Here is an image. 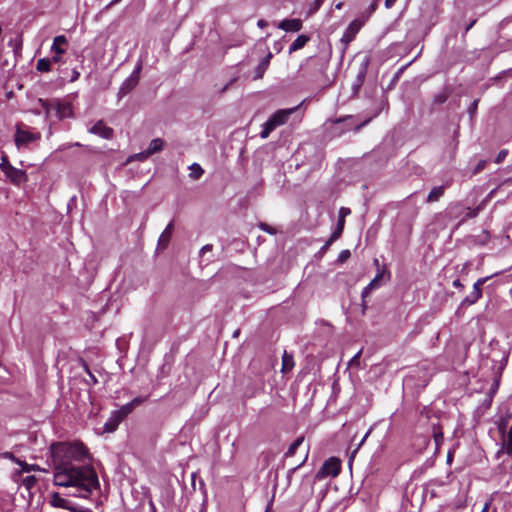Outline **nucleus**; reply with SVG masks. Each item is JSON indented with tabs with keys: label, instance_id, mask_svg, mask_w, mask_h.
<instances>
[{
	"label": "nucleus",
	"instance_id": "60",
	"mask_svg": "<svg viewBox=\"0 0 512 512\" xmlns=\"http://www.w3.org/2000/svg\"><path fill=\"white\" fill-rule=\"evenodd\" d=\"M307 458H308V454L305 455V459H304V461L300 465H302L306 461Z\"/></svg>",
	"mask_w": 512,
	"mask_h": 512
},
{
	"label": "nucleus",
	"instance_id": "42",
	"mask_svg": "<svg viewBox=\"0 0 512 512\" xmlns=\"http://www.w3.org/2000/svg\"><path fill=\"white\" fill-rule=\"evenodd\" d=\"M336 240L337 239H333L331 235L329 239L325 242V244L321 247L320 252L324 253L329 248V246Z\"/></svg>",
	"mask_w": 512,
	"mask_h": 512
},
{
	"label": "nucleus",
	"instance_id": "39",
	"mask_svg": "<svg viewBox=\"0 0 512 512\" xmlns=\"http://www.w3.org/2000/svg\"><path fill=\"white\" fill-rule=\"evenodd\" d=\"M507 154H508V151H507V150H505V149L501 150V151L497 154V156H496V158H495V162H496L497 164L502 163V162L504 161V159L506 158Z\"/></svg>",
	"mask_w": 512,
	"mask_h": 512
},
{
	"label": "nucleus",
	"instance_id": "9",
	"mask_svg": "<svg viewBox=\"0 0 512 512\" xmlns=\"http://www.w3.org/2000/svg\"><path fill=\"white\" fill-rule=\"evenodd\" d=\"M362 27V23L358 20H354L352 21L349 26L345 29L343 35H342V38H341V42H343L344 44H349L351 41L354 40L356 34L360 31Z\"/></svg>",
	"mask_w": 512,
	"mask_h": 512
},
{
	"label": "nucleus",
	"instance_id": "48",
	"mask_svg": "<svg viewBox=\"0 0 512 512\" xmlns=\"http://www.w3.org/2000/svg\"><path fill=\"white\" fill-rule=\"evenodd\" d=\"M476 23V19L472 20L465 28V33H467Z\"/></svg>",
	"mask_w": 512,
	"mask_h": 512
},
{
	"label": "nucleus",
	"instance_id": "17",
	"mask_svg": "<svg viewBox=\"0 0 512 512\" xmlns=\"http://www.w3.org/2000/svg\"><path fill=\"white\" fill-rule=\"evenodd\" d=\"M367 122L368 121H365V122H363L361 124L354 125L353 117L352 116H345V117H341V118H337L335 120H332L333 124L345 123V125H346L345 126V130H350L354 126L355 131H359L363 126L366 125Z\"/></svg>",
	"mask_w": 512,
	"mask_h": 512
},
{
	"label": "nucleus",
	"instance_id": "23",
	"mask_svg": "<svg viewBox=\"0 0 512 512\" xmlns=\"http://www.w3.org/2000/svg\"><path fill=\"white\" fill-rule=\"evenodd\" d=\"M294 367V360L293 356L289 355L286 351L283 354L282 357V372L287 373L291 371Z\"/></svg>",
	"mask_w": 512,
	"mask_h": 512
},
{
	"label": "nucleus",
	"instance_id": "28",
	"mask_svg": "<svg viewBox=\"0 0 512 512\" xmlns=\"http://www.w3.org/2000/svg\"><path fill=\"white\" fill-rule=\"evenodd\" d=\"M36 483H37V478L33 475L26 476L22 479V485L28 491H31V489L35 487Z\"/></svg>",
	"mask_w": 512,
	"mask_h": 512
},
{
	"label": "nucleus",
	"instance_id": "41",
	"mask_svg": "<svg viewBox=\"0 0 512 512\" xmlns=\"http://www.w3.org/2000/svg\"><path fill=\"white\" fill-rule=\"evenodd\" d=\"M477 107H478V100H474V101L470 104V106H469V108H468V112H469V114H470L471 116H473V115L476 113V111H477Z\"/></svg>",
	"mask_w": 512,
	"mask_h": 512
},
{
	"label": "nucleus",
	"instance_id": "58",
	"mask_svg": "<svg viewBox=\"0 0 512 512\" xmlns=\"http://www.w3.org/2000/svg\"><path fill=\"white\" fill-rule=\"evenodd\" d=\"M227 87H228V85L224 86V87H223V89L221 90V92H222V93H223V92H225V91H226V89H227Z\"/></svg>",
	"mask_w": 512,
	"mask_h": 512
},
{
	"label": "nucleus",
	"instance_id": "33",
	"mask_svg": "<svg viewBox=\"0 0 512 512\" xmlns=\"http://www.w3.org/2000/svg\"><path fill=\"white\" fill-rule=\"evenodd\" d=\"M150 156V154L147 153V149L145 151H142L140 153H137V154H134L133 156H131L129 158L128 161H132V160H138V161H144L146 160L148 157Z\"/></svg>",
	"mask_w": 512,
	"mask_h": 512
},
{
	"label": "nucleus",
	"instance_id": "47",
	"mask_svg": "<svg viewBox=\"0 0 512 512\" xmlns=\"http://www.w3.org/2000/svg\"><path fill=\"white\" fill-rule=\"evenodd\" d=\"M490 505H491V502H490V501H487V502L484 504V506H483V508H482L481 512H489Z\"/></svg>",
	"mask_w": 512,
	"mask_h": 512
},
{
	"label": "nucleus",
	"instance_id": "56",
	"mask_svg": "<svg viewBox=\"0 0 512 512\" xmlns=\"http://www.w3.org/2000/svg\"><path fill=\"white\" fill-rule=\"evenodd\" d=\"M275 49H276L277 53L281 51L282 46L280 45V43L275 44Z\"/></svg>",
	"mask_w": 512,
	"mask_h": 512
},
{
	"label": "nucleus",
	"instance_id": "19",
	"mask_svg": "<svg viewBox=\"0 0 512 512\" xmlns=\"http://www.w3.org/2000/svg\"><path fill=\"white\" fill-rule=\"evenodd\" d=\"M122 422L119 416H117L114 412L111 413V416L107 420V422L104 424V432L112 433L114 432L119 424Z\"/></svg>",
	"mask_w": 512,
	"mask_h": 512
},
{
	"label": "nucleus",
	"instance_id": "36",
	"mask_svg": "<svg viewBox=\"0 0 512 512\" xmlns=\"http://www.w3.org/2000/svg\"><path fill=\"white\" fill-rule=\"evenodd\" d=\"M351 256V253L349 250H342L338 256V262L340 263H344L345 261H347Z\"/></svg>",
	"mask_w": 512,
	"mask_h": 512
},
{
	"label": "nucleus",
	"instance_id": "51",
	"mask_svg": "<svg viewBox=\"0 0 512 512\" xmlns=\"http://www.w3.org/2000/svg\"><path fill=\"white\" fill-rule=\"evenodd\" d=\"M61 56H62V55H57V54H55V55L52 57V60H51V61L58 63V62H60V61H61Z\"/></svg>",
	"mask_w": 512,
	"mask_h": 512
},
{
	"label": "nucleus",
	"instance_id": "22",
	"mask_svg": "<svg viewBox=\"0 0 512 512\" xmlns=\"http://www.w3.org/2000/svg\"><path fill=\"white\" fill-rule=\"evenodd\" d=\"M163 148H164V141L161 138H155L150 142V144L147 148V153L150 154V156H151L155 153L162 151Z\"/></svg>",
	"mask_w": 512,
	"mask_h": 512
},
{
	"label": "nucleus",
	"instance_id": "49",
	"mask_svg": "<svg viewBox=\"0 0 512 512\" xmlns=\"http://www.w3.org/2000/svg\"><path fill=\"white\" fill-rule=\"evenodd\" d=\"M453 286L456 288H463V284L461 283V281L459 279H456L453 281Z\"/></svg>",
	"mask_w": 512,
	"mask_h": 512
},
{
	"label": "nucleus",
	"instance_id": "3",
	"mask_svg": "<svg viewBox=\"0 0 512 512\" xmlns=\"http://www.w3.org/2000/svg\"><path fill=\"white\" fill-rule=\"evenodd\" d=\"M391 278L390 272L383 266L379 270L376 276L370 281V283L363 289L361 298L366 299L373 290L380 288L385 281H389Z\"/></svg>",
	"mask_w": 512,
	"mask_h": 512
},
{
	"label": "nucleus",
	"instance_id": "18",
	"mask_svg": "<svg viewBox=\"0 0 512 512\" xmlns=\"http://www.w3.org/2000/svg\"><path fill=\"white\" fill-rule=\"evenodd\" d=\"M511 425H512V411L510 409H507L505 412V415L500 417V420L498 422V429L502 434H504V433H506L507 429H510Z\"/></svg>",
	"mask_w": 512,
	"mask_h": 512
},
{
	"label": "nucleus",
	"instance_id": "32",
	"mask_svg": "<svg viewBox=\"0 0 512 512\" xmlns=\"http://www.w3.org/2000/svg\"><path fill=\"white\" fill-rule=\"evenodd\" d=\"M433 437L436 443V446H438L443 441V433L440 430V428L433 427Z\"/></svg>",
	"mask_w": 512,
	"mask_h": 512
},
{
	"label": "nucleus",
	"instance_id": "29",
	"mask_svg": "<svg viewBox=\"0 0 512 512\" xmlns=\"http://www.w3.org/2000/svg\"><path fill=\"white\" fill-rule=\"evenodd\" d=\"M39 102L43 108V110L45 111L47 117H50V116H53V100H42V99H39Z\"/></svg>",
	"mask_w": 512,
	"mask_h": 512
},
{
	"label": "nucleus",
	"instance_id": "27",
	"mask_svg": "<svg viewBox=\"0 0 512 512\" xmlns=\"http://www.w3.org/2000/svg\"><path fill=\"white\" fill-rule=\"evenodd\" d=\"M37 70L40 72H48L51 69V60L47 58H41L37 62Z\"/></svg>",
	"mask_w": 512,
	"mask_h": 512
},
{
	"label": "nucleus",
	"instance_id": "11",
	"mask_svg": "<svg viewBox=\"0 0 512 512\" xmlns=\"http://www.w3.org/2000/svg\"><path fill=\"white\" fill-rule=\"evenodd\" d=\"M350 213H351V210L347 207H341L339 209V217H338L337 226H336V229L332 233L333 239L340 238V236L344 230L345 218H346V216L350 215Z\"/></svg>",
	"mask_w": 512,
	"mask_h": 512
},
{
	"label": "nucleus",
	"instance_id": "21",
	"mask_svg": "<svg viewBox=\"0 0 512 512\" xmlns=\"http://www.w3.org/2000/svg\"><path fill=\"white\" fill-rule=\"evenodd\" d=\"M309 41V37L306 35H299L289 47V53H293L301 48H303L306 43Z\"/></svg>",
	"mask_w": 512,
	"mask_h": 512
},
{
	"label": "nucleus",
	"instance_id": "52",
	"mask_svg": "<svg viewBox=\"0 0 512 512\" xmlns=\"http://www.w3.org/2000/svg\"><path fill=\"white\" fill-rule=\"evenodd\" d=\"M257 25L261 28L265 27L267 25V22L263 19H260L257 23Z\"/></svg>",
	"mask_w": 512,
	"mask_h": 512
},
{
	"label": "nucleus",
	"instance_id": "37",
	"mask_svg": "<svg viewBox=\"0 0 512 512\" xmlns=\"http://www.w3.org/2000/svg\"><path fill=\"white\" fill-rule=\"evenodd\" d=\"M447 98H448V95L446 93L437 94L434 97V103L443 104L444 102H446Z\"/></svg>",
	"mask_w": 512,
	"mask_h": 512
},
{
	"label": "nucleus",
	"instance_id": "1",
	"mask_svg": "<svg viewBox=\"0 0 512 512\" xmlns=\"http://www.w3.org/2000/svg\"><path fill=\"white\" fill-rule=\"evenodd\" d=\"M50 452L56 486L71 487L75 489L73 495L80 498H88L100 489L98 475L83 443H53Z\"/></svg>",
	"mask_w": 512,
	"mask_h": 512
},
{
	"label": "nucleus",
	"instance_id": "10",
	"mask_svg": "<svg viewBox=\"0 0 512 512\" xmlns=\"http://www.w3.org/2000/svg\"><path fill=\"white\" fill-rule=\"evenodd\" d=\"M89 132L92 134L99 135L104 139H111L113 136V129L106 126L103 121L96 122L90 129Z\"/></svg>",
	"mask_w": 512,
	"mask_h": 512
},
{
	"label": "nucleus",
	"instance_id": "55",
	"mask_svg": "<svg viewBox=\"0 0 512 512\" xmlns=\"http://www.w3.org/2000/svg\"><path fill=\"white\" fill-rule=\"evenodd\" d=\"M88 373H89V376L91 378V381H93V383H96L97 379L95 378V376L90 371H88Z\"/></svg>",
	"mask_w": 512,
	"mask_h": 512
},
{
	"label": "nucleus",
	"instance_id": "13",
	"mask_svg": "<svg viewBox=\"0 0 512 512\" xmlns=\"http://www.w3.org/2000/svg\"><path fill=\"white\" fill-rule=\"evenodd\" d=\"M174 229L173 222H170L158 239V249L164 250L168 247Z\"/></svg>",
	"mask_w": 512,
	"mask_h": 512
},
{
	"label": "nucleus",
	"instance_id": "2",
	"mask_svg": "<svg viewBox=\"0 0 512 512\" xmlns=\"http://www.w3.org/2000/svg\"><path fill=\"white\" fill-rule=\"evenodd\" d=\"M298 106L289 109H281L276 111L263 125V130L260 133L262 139H266L270 133L278 126L285 124L289 117L297 111Z\"/></svg>",
	"mask_w": 512,
	"mask_h": 512
},
{
	"label": "nucleus",
	"instance_id": "38",
	"mask_svg": "<svg viewBox=\"0 0 512 512\" xmlns=\"http://www.w3.org/2000/svg\"><path fill=\"white\" fill-rule=\"evenodd\" d=\"M486 164H487V161L486 160H480L476 167L474 168L473 170V174H478L480 173L485 167H486Z\"/></svg>",
	"mask_w": 512,
	"mask_h": 512
},
{
	"label": "nucleus",
	"instance_id": "61",
	"mask_svg": "<svg viewBox=\"0 0 512 512\" xmlns=\"http://www.w3.org/2000/svg\"><path fill=\"white\" fill-rule=\"evenodd\" d=\"M367 437H368V433H367V434H365V436H364V438H363L362 442H363Z\"/></svg>",
	"mask_w": 512,
	"mask_h": 512
},
{
	"label": "nucleus",
	"instance_id": "4",
	"mask_svg": "<svg viewBox=\"0 0 512 512\" xmlns=\"http://www.w3.org/2000/svg\"><path fill=\"white\" fill-rule=\"evenodd\" d=\"M341 470V462L336 457H331L327 459L321 468L318 470L316 474L317 479H324L326 477L332 476L336 477Z\"/></svg>",
	"mask_w": 512,
	"mask_h": 512
},
{
	"label": "nucleus",
	"instance_id": "30",
	"mask_svg": "<svg viewBox=\"0 0 512 512\" xmlns=\"http://www.w3.org/2000/svg\"><path fill=\"white\" fill-rule=\"evenodd\" d=\"M190 170H191L190 177H192L193 179H199L202 176V174L204 173L201 166L197 163L192 164L190 166Z\"/></svg>",
	"mask_w": 512,
	"mask_h": 512
},
{
	"label": "nucleus",
	"instance_id": "25",
	"mask_svg": "<svg viewBox=\"0 0 512 512\" xmlns=\"http://www.w3.org/2000/svg\"><path fill=\"white\" fill-rule=\"evenodd\" d=\"M304 442V436L298 437L288 448V450L285 452L284 456L286 458L292 457L295 455L297 449L302 445Z\"/></svg>",
	"mask_w": 512,
	"mask_h": 512
},
{
	"label": "nucleus",
	"instance_id": "43",
	"mask_svg": "<svg viewBox=\"0 0 512 512\" xmlns=\"http://www.w3.org/2000/svg\"><path fill=\"white\" fill-rule=\"evenodd\" d=\"M213 249L212 244H206L204 245L200 250V256H203L206 252H210Z\"/></svg>",
	"mask_w": 512,
	"mask_h": 512
},
{
	"label": "nucleus",
	"instance_id": "54",
	"mask_svg": "<svg viewBox=\"0 0 512 512\" xmlns=\"http://www.w3.org/2000/svg\"><path fill=\"white\" fill-rule=\"evenodd\" d=\"M121 0H112L108 5H107V8H110L114 5H116L117 3H119Z\"/></svg>",
	"mask_w": 512,
	"mask_h": 512
},
{
	"label": "nucleus",
	"instance_id": "16",
	"mask_svg": "<svg viewBox=\"0 0 512 512\" xmlns=\"http://www.w3.org/2000/svg\"><path fill=\"white\" fill-rule=\"evenodd\" d=\"M53 116L58 118H65L70 114V106L64 103H61L58 100H53Z\"/></svg>",
	"mask_w": 512,
	"mask_h": 512
},
{
	"label": "nucleus",
	"instance_id": "57",
	"mask_svg": "<svg viewBox=\"0 0 512 512\" xmlns=\"http://www.w3.org/2000/svg\"><path fill=\"white\" fill-rule=\"evenodd\" d=\"M78 77H79V73L75 71V72L73 73L72 81L76 80Z\"/></svg>",
	"mask_w": 512,
	"mask_h": 512
},
{
	"label": "nucleus",
	"instance_id": "59",
	"mask_svg": "<svg viewBox=\"0 0 512 512\" xmlns=\"http://www.w3.org/2000/svg\"><path fill=\"white\" fill-rule=\"evenodd\" d=\"M341 6H342V4H341V3H339V4H337V5H336V8H337V9H340V8H341Z\"/></svg>",
	"mask_w": 512,
	"mask_h": 512
},
{
	"label": "nucleus",
	"instance_id": "35",
	"mask_svg": "<svg viewBox=\"0 0 512 512\" xmlns=\"http://www.w3.org/2000/svg\"><path fill=\"white\" fill-rule=\"evenodd\" d=\"M148 397L138 396L132 399L129 403L132 405V407L135 409L137 406L143 404Z\"/></svg>",
	"mask_w": 512,
	"mask_h": 512
},
{
	"label": "nucleus",
	"instance_id": "50",
	"mask_svg": "<svg viewBox=\"0 0 512 512\" xmlns=\"http://www.w3.org/2000/svg\"><path fill=\"white\" fill-rule=\"evenodd\" d=\"M373 264L377 268V272L382 269V267L380 266V262L377 258L374 259Z\"/></svg>",
	"mask_w": 512,
	"mask_h": 512
},
{
	"label": "nucleus",
	"instance_id": "46",
	"mask_svg": "<svg viewBox=\"0 0 512 512\" xmlns=\"http://www.w3.org/2000/svg\"><path fill=\"white\" fill-rule=\"evenodd\" d=\"M397 0H385V7L387 9L391 8Z\"/></svg>",
	"mask_w": 512,
	"mask_h": 512
},
{
	"label": "nucleus",
	"instance_id": "34",
	"mask_svg": "<svg viewBox=\"0 0 512 512\" xmlns=\"http://www.w3.org/2000/svg\"><path fill=\"white\" fill-rule=\"evenodd\" d=\"M8 167L11 168L12 165L10 164L8 157L6 155H3L1 158V162H0V170L2 172H5V171H7Z\"/></svg>",
	"mask_w": 512,
	"mask_h": 512
},
{
	"label": "nucleus",
	"instance_id": "14",
	"mask_svg": "<svg viewBox=\"0 0 512 512\" xmlns=\"http://www.w3.org/2000/svg\"><path fill=\"white\" fill-rule=\"evenodd\" d=\"M278 28L289 32H298L302 28V21L300 19H284L278 24Z\"/></svg>",
	"mask_w": 512,
	"mask_h": 512
},
{
	"label": "nucleus",
	"instance_id": "31",
	"mask_svg": "<svg viewBox=\"0 0 512 512\" xmlns=\"http://www.w3.org/2000/svg\"><path fill=\"white\" fill-rule=\"evenodd\" d=\"M324 0H309V12L315 13L323 4Z\"/></svg>",
	"mask_w": 512,
	"mask_h": 512
},
{
	"label": "nucleus",
	"instance_id": "26",
	"mask_svg": "<svg viewBox=\"0 0 512 512\" xmlns=\"http://www.w3.org/2000/svg\"><path fill=\"white\" fill-rule=\"evenodd\" d=\"M134 408L130 403H127L123 405L119 410L113 411L117 416L120 417V419L123 421L132 411Z\"/></svg>",
	"mask_w": 512,
	"mask_h": 512
},
{
	"label": "nucleus",
	"instance_id": "5",
	"mask_svg": "<svg viewBox=\"0 0 512 512\" xmlns=\"http://www.w3.org/2000/svg\"><path fill=\"white\" fill-rule=\"evenodd\" d=\"M489 277L479 278L473 285L472 292L466 296L461 302V306H470L475 304L482 297V286L486 283Z\"/></svg>",
	"mask_w": 512,
	"mask_h": 512
},
{
	"label": "nucleus",
	"instance_id": "24",
	"mask_svg": "<svg viewBox=\"0 0 512 512\" xmlns=\"http://www.w3.org/2000/svg\"><path fill=\"white\" fill-rule=\"evenodd\" d=\"M444 190H445L444 186L434 187L428 194L427 202L438 201L443 196Z\"/></svg>",
	"mask_w": 512,
	"mask_h": 512
},
{
	"label": "nucleus",
	"instance_id": "7",
	"mask_svg": "<svg viewBox=\"0 0 512 512\" xmlns=\"http://www.w3.org/2000/svg\"><path fill=\"white\" fill-rule=\"evenodd\" d=\"M7 179L14 185H20L28 180V177L25 171L15 168L12 166L11 168H7V171L3 172Z\"/></svg>",
	"mask_w": 512,
	"mask_h": 512
},
{
	"label": "nucleus",
	"instance_id": "15",
	"mask_svg": "<svg viewBox=\"0 0 512 512\" xmlns=\"http://www.w3.org/2000/svg\"><path fill=\"white\" fill-rule=\"evenodd\" d=\"M66 46V37L64 35H59L54 38L51 50L57 55H63L66 52Z\"/></svg>",
	"mask_w": 512,
	"mask_h": 512
},
{
	"label": "nucleus",
	"instance_id": "53",
	"mask_svg": "<svg viewBox=\"0 0 512 512\" xmlns=\"http://www.w3.org/2000/svg\"><path fill=\"white\" fill-rule=\"evenodd\" d=\"M361 306H362V313L364 314V313H365V311H366V309H367V304H366L365 299H363V298H362V304H361Z\"/></svg>",
	"mask_w": 512,
	"mask_h": 512
},
{
	"label": "nucleus",
	"instance_id": "40",
	"mask_svg": "<svg viewBox=\"0 0 512 512\" xmlns=\"http://www.w3.org/2000/svg\"><path fill=\"white\" fill-rule=\"evenodd\" d=\"M259 227L261 228V230H263V231H265V232H267V233H269V234H272V235H273V234H275V233H276V229H275V228H273V227H271V226H269V225H268V224H266V223H261V224L259 225Z\"/></svg>",
	"mask_w": 512,
	"mask_h": 512
},
{
	"label": "nucleus",
	"instance_id": "44",
	"mask_svg": "<svg viewBox=\"0 0 512 512\" xmlns=\"http://www.w3.org/2000/svg\"><path fill=\"white\" fill-rule=\"evenodd\" d=\"M478 215V209L468 208L466 218H475Z\"/></svg>",
	"mask_w": 512,
	"mask_h": 512
},
{
	"label": "nucleus",
	"instance_id": "45",
	"mask_svg": "<svg viewBox=\"0 0 512 512\" xmlns=\"http://www.w3.org/2000/svg\"><path fill=\"white\" fill-rule=\"evenodd\" d=\"M31 470H35V465L22 464V471L30 472Z\"/></svg>",
	"mask_w": 512,
	"mask_h": 512
},
{
	"label": "nucleus",
	"instance_id": "20",
	"mask_svg": "<svg viewBox=\"0 0 512 512\" xmlns=\"http://www.w3.org/2000/svg\"><path fill=\"white\" fill-rule=\"evenodd\" d=\"M50 504L51 506L56 508L70 509V507L68 506V501L65 498L61 497V495L57 492L52 493Z\"/></svg>",
	"mask_w": 512,
	"mask_h": 512
},
{
	"label": "nucleus",
	"instance_id": "12",
	"mask_svg": "<svg viewBox=\"0 0 512 512\" xmlns=\"http://www.w3.org/2000/svg\"><path fill=\"white\" fill-rule=\"evenodd\" d=\"M273 57V54L271 52H268L267 55L261 60V62L258 64V66L254 70V80L262 79L266 70L268 69L270 65V61Z\"/></svg>",
	"mask_w": 512,
	"mask_h": 512
},
{
	"label": "nucleus",
	"instance_id": "6",
	"mask_svg": "<svg viewBox=\"0 0 512 512\" xmlns=\"http://www.w3.org/2000/svg\"><path fill=\"white\" fill-rule=\"evenodd\" d=\"M140 69L141 66L137 65V67L131 73V75L122 83L118 91L119 98H122L123 96L127 95L137 86L139 82Z\"/></svg>",
	"mask_w": 512,
	"mask_h": 512
},
{
	"label": "nucleus",
	"instance_id": "8",
	"mask_svg": "<svg viewBox=\"0 0 512 512\" xmlns=\"http://www.w3.org/2000/svg\"><path fill=\"white\" fill-rule=\"evenodd\" d=\"M40 138L38 133H32L30 131L18 129L15 135V142L17 146L27 145L31 142H34Z\"/></svg>",
	"mask_w": 512,
	"mask_h": 512
}]
</instances>
